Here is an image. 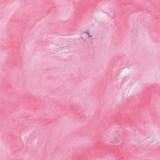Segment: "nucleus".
Instances as JSON below:
<instances>
[{"instance_id":"obj_2","label":"nucleus","mask_w":160,"mask_h":160,"mask_svg":"<svg viewBox=\"0 0 160 160\" xmlns=\"http://www.w3.org/2000/svg\"><path fill=\"white\" fill-rule=\"evenodd\" d=\"M87 34H88V36L89 37H90V38L91 37V35H90V34H89V33H87Z\"/></svg>"},{"instance_id":"obj_1","label":"nucleus","mask_w":160,"mask_h":160,"mask_svg":"<svg viewBox=\"0 0 160 160\" xmlns=\"http://www.w3.org/2000/svg\"><path fill=\"white\" fill-rule=\"evenodd\" d=\"M108 141L111 143H118L121 141V136L119 135H116L113 138H110Z\"/></svg>"}]
</instances>
